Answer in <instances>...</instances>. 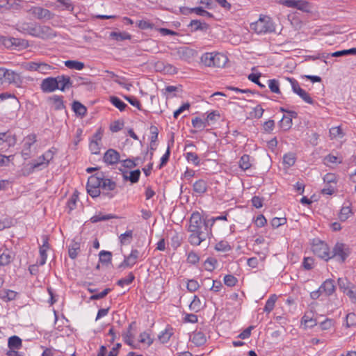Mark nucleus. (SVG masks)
<instances>
[{
  "mask_svg": "<svg viewBox=\"0 0 356 356\" xmlns=\"http://www.w3.org/2000/svg\"><path fill=\"white\" fill-rule=\"evenodd\" d=\"M211 227L209 219L204 218L196 211L191 214L188 231L190 232L188 241L192 245H200L202 242L212 236Z\"/></svg>",
  "mask_w": 356,
  "mask_h": 356,
  "instance_id": "1",
  "label": "nucleus"
},
{
  "mask_svg": "<svg viewBox=\"0 0 356 356\" xmlns=\"http://www.w3.org/2000/svg\"><path fill=\"white\" fill-rule=\"evenodd\" d=\"M49 161L47 160L45 157H37L36 159L28 161L25 159L22 168V174L24 176L29 175L30 174L40 171L47 167Z\"/></svg>",
  "mask_w": 356,
  "mask_h": 356,
  "instance_id": "2",
  "label": "nucleus"
},
{
  "mask_svg": "<svg viewBox=\"0 0 356 356\" xmlns=\"http://www.w3.org/2000/svg\"><path fill=\"white\" fill-rule=\"evenodd\" d=\"M250 29L257 34L272 33L275 26L271 18L267 15H260L259 19L250 24Z\"/></svg>",
  "mask_w": 356,
  "mask_h": 356,
  "instance_id": "3",
  "label": "nucleus"
},
{
  "mask_svg": "<svg viewBox=\"0 0 356 356\" xmlns=\"http://www.w3.org/2000/svg\"><path fill=\"white\" fill-rule=\"evenodd\" d=\"M227 61V57L220 53H205L201 57V62L207 67H223Z\"/></svg>",
  "mask_w": 356,
  "mask_h": 356,
  "instance_id": "4",
  "label": "nucleus"
},
{
  "mask_svg": "<svg viewBox=\"0 0 356 356\" xmlns=\"http://www.w3.org/2000/svg\"><path fill=\"white\" fill-rule=\"evenodd\" d=\"M312 251L316 256L325 261L332 259L331 252L327 244L323 241H319L314 243Z\"/></svg>",
  "mask_w": 356,
  "mask_h": 356,
  "instance_id": "5",
  "label": "nucleus"
},
{
  "mask_svg": "<svg viewBox=\"0 0 356 356\" xmlns=\"http://www.w3.org/2000/svg\"><path fill=\"white\" fill-rule=\"evenodd\" d=\"M29 12L35 18L44 22L53 19L55 16L54 13L49 10L40 6H33L29 9Z\"/></svg>",
  "mask_w": 356,
  "mask_h": 356,
  "instance_id": "6",
  "label": "nucleus"
},
{
  "mask_svg": "<svg viewBox=\"0 0 356 356\" xmlns=\"http://www.w3.org/2000/svg\"><path fill=\"white\" fill-rule=\"evenodd\" d=\"M330 252L332 258H335L340 262H343L350 253L348 248L341 243H337Z\"/></svg>",
  "mask_w": 356,
  "mask_h": 356,
  "instance_id": "7",
  "label": "nucleus"
},
{
  "mask_svg": "<svg viewBox=\"0 0 356 356\" xmlns=\"http://www.w3.org/2000/svg\"><path fill=\"white\" fill-rule=\"evenodd\" d=\"M288 81L291 83L293 91L300 96L305 102L313 104L314 101L309 95L303 89H302L298 83V82L293 79L288 78Z\"/></svg>",
  "mask_w": 356,
  "mask_h": 356,
  "instance_id": "8",
  "label": "nucleus"
},
{
  "mask_svg": "<svg viewBox=\"0 0 356 356\" xmlns=\"http://www.w3.org/2000/svg\"><path fill=\"white\" fill-rule=\"evenodd\" d=\"M117 188V184L113 179L104 176L102 174V184H101V190L103 191H106V195L109 198H112L114 197L115 194L111 193L114 191Z\"/></svg>",
  "mask_w": 356,
  "mask_h": 356,
  "instance_id": "9",
  "label": "nucleus"
},
{
  "mask_svg": "<svg viewBox=\"0 0 356 356\" xmlns=\"http://www.w3.org/2000/svg\"><path fill=\"white\" fill-rule=\"evenodd\" d=\"M40 88L43 92H52L58 88V83L56 77H47L44 79L40 84Z\"/></svg>",
  "mask_w": 356,
  "mask_h": 356,
  "instance_id": "10",
  "label": "nucleus"
},
{
  "mask_svg": "<svg viewBox=\"0 0 356 356\" xmlns=\"http://www.w3.org/2000/svg\"><path fill=\"white\" fill-rule=\"evenodd\" d=\"M56 35V32L49 26L45 25H39L37 26L36 38L43 40H49Z\"/></svg>",
  "mask_w": 356,
  "mask_h": 356,
  "instance_id": "11",
  "label": "nucleus"
},
{
  "mask_svg": "<svg viewBox=\"0 0 356 356\" xmlns=\"http://www.w3.org/2000/svg\"><path fill=\"white\" fill-rule=\"evenodd\" d=\"M140 257V252L138 250H132L131 253L125 257L123 262L119 266L120 268L132 267Z\"/></svg>",
  "mask_w": 356,
  "mask_h": 356,
  "instance_id": "12",
  "label": "nucleus"
},
{
  "mask_svg": "<svg viewBox=\"0 0 356 356\" xmlns=\"http://www.w3.org/2000/svg\"><path fill=\"white\" fill-rule=\"evenodd\" d=\"M47 102L56 111H60L65 108L63 97L54 95L47 98Z\"/></svg>",
  "mask_w": 356,
  "mask_h": 356,
  "instance_id": "13",
  "label": "nucleus"
},
{
  "mask_svg": "<svg viewBox=\"0 0 356 356\" xmlns=\"http://www.w3.org/2000/svg\"><path fill=\"white\" fill-rule=\"evenodd\" d=\"M57 80L58 83V90L65 91V90L73 87L72 81L69 76L59 75L57 76Z\"/></svg>",
  "mask_w": 356,
  "mask_h": 356,
  "instance_id": "14",
  "label": "nucleus"
},
{
  "mask_svg": "<svg viewBox=\"0 0 356 356\" xmlns=\"http://www.w3.org/2000/svg\"><path fill=\"white\" fill-rule=\"evenodd\" d=\"M122 175L124 181H129L131 183L135 184L139 180L140 172L139 170H125L122 172Z\"/></svg>",
  "mask_w": 356,
  "mask_h": 356,
  "instance_id": "15",
  "label": "nucleus"
},
{
  "mask_svg": "<svg viewBox=\"0 0 356 356\" xmlns=\"http://www.w3.org/2000/svg\"><path fill=\"white\" fill-rule=\"evenodd\" d=\"M322 293L325 296H330L335 291V285L334 281L331 279L326 280L319 287Z\"/></svg>",
  "mask_w": 356,
  "mask_h": 356,
  "instance_id": "16",
  "label": "nucleus"
},
{
  "mask_svg": "<svg viewBox=\"0 0 356 356\" xmlns=\"http://www.w3.org/2000/svg\"><path fill=\"white\" fill-rule=\"evenodd\" d=\"M18 30L24 33L35 37L38 24L30 23H22L18 25Z\"/></svg>",
  "mask_w": 356,
  "mask_h": 356,
  "instance_id": "17",
  "label": "nucleus"
},
{
  "mask_svg": "<svg viewBox=\"0 0 356 356\" xmlns=\"http://www.w3.org/2000/svg\"><path fill=\"white\" fill-rule=\"evenodd\" d=\"M49 249V245L47 238H44L42 245L40 247V258L37 262L40 266H43L47 261V251Z\"/></svg>",
  "mask_w": 356,
  "mask_h": 356,
  "instance_id": "18",
  "label": "nucleus"
},
{
  "mask_svg": "<svg viewBox=\"0 0 356 356\" xmlns=\"http://www.w3.org/2000/svg\"><path fill=\"white\" fill-rule=\"evenodd\" d=\"M177 56L184 60H188L193 57L194 51L187 47H181L177 49Z\"/></svg>",
  "mask_w": 356,
  "mask_h": 356,
  "instance_id": "19",
  "label": "nucleus"
},
{
  "mask_svg": "<svg viewBox=\"0 0 356 356\" xmlns=\"http://www.w3.org/2000/svg\"><path fill=\"white\" fill-rule=\"evenodd\" d=\"M191 341L197 346L204 345L207 341L206 335L201 331H195L191 335Z\"/></svg>",
  "mask_w": 356,
  "mask_h": 356,
  "instance_id": "20",
  "label": "nucleus"
},
{
  "mask_svg": "<svg viewBox=\"0 0 356 356\" xmlns=\"http://www.w3.org/2000/svg\"><path fill=\"white\" fill-rule=\"evenodd\" d=\"M0 43H1L6 48H12L13 47H19L21 44V40L15 38H6L4 36L0 37Z\"/></svg>",
  "mask_w": 356,
  "mask_h": 356,
  "instance_id": "21",
  "label": "nucleus"
},
{
  "mask_svg": "<svg viewBox=\"0 0 356 356\" xmlns=\"http://www.w3.org/2000/svg\"><path fill=\"white\" fill-rule=\"evenodd\" d=\"M20 82V76L14 71L5 69L4 83H18Z\"/></svg>",
  "mask_w": 356,
  "mask_h": 356,
  "instance_id": "22",
  "label": "nucleus"
},
{
  "mask_svg": "<svg viewBox=\"0 0 356 356\" xmlns=\"http://www.w3.org/2000/svg\"><path fill=\"white\" fill-rule=\"evenodd\" d=\"M8 346L10 349L19 350L22 346V339L17 336H13L8 339Z\"/></svg>",
  "mask_w": 356,
  "mask_h": 356,
  "instance_id": "23",
  "label": "nucleus"
},
{
  "mask_svg": "<svg viewBox=\"0 0 356 356\" xmlns=\"http://www.w3.org/2000/svg\"><path fill=\"white\" fill-rule=\"evenodd\" d=\"M4 143H6L8 146H11L15 143V138L6 132L0 133V145Z\"/></svg>",
  "mask_w": 356,
  "mask_h": 356,
  "instance_id": "24",
  "label": "nucleus"
},
{
  "mask_svg": "<svg viewBox=\"0 0 356 356\" xmlns=\"http://www.w3.org/2000/svg\"><path fill=\"white\" fill-rule=\"evenodd\" d=\"M72 110L74 112L80 116H84L86 114V107L78 101H74L72 103Z\"/></svg>",
  "mask_w": 356,
  "mask_h": 356,
  "instance_id": "25",
  "label": "nucleus"
},
{
  "mask_svg": "<svg viewBox=\"0 0 356 356\" xmlns=\"http://www.w3.org/2000/svg\"><path fill=\"white\" fill-rule=\"evenodd\" d=\"M353 214L352 209L349 205H343L339 214L341 221H346Z\"/></svg>",
  "mask_w": 356,
  "mask_h": 356,
  "instance_id": "26",
  "label": "nucleus"
},
{
  "mask_svg": "<svg viewBox=\"0 0 356 356\" xmlns=\"http://www.w3.org/2000/svg\"><path fill=\"white\" fill-rule=\"evenodd\" d=\"M207 184L205 181L200 179L193 184V190L195 193L202 194L207 191Z\"/></svg>",
  "mask_w": 356,
  "mask_h": 356,
  "instance_id": "27",
  "label": "nucleus"
},
{
  "mask_svg": "<svg viewBox=\"0 0 356 356\" xmlns=\"http://www.w3.org/2000/svg\"><path fill=\"white\" fill-rule=\"evenodd\" d=\"M189 26H191L192 31H204L209 27V25L207 23H202L197 19L192 20Z\"/></svg>",
  "mask_w": 356,
  "mask_h": 356,
  "instance_id": "28",
  "label": "nucleus"
},
{
  "mask_svg": "<svg viewBox=\"0 0 356 356\" xmlns=\"http://www.w3.org/2000/svg\"><path fill=\"white\" fill-rule=\"evenodd\" d=\"M13 259V254L10 251L6 250L0 254V266H6L9 264Z\"/></svg>",
  "mask_w": 356,
  "mask_h": 356,
  "instance_id": "29",
  "label": "nucleus"
},
{
  "mask_svg": "<svg viewBox=\"0 0 356 356\" xmlns=\"http://www.w3.org/2000/svg\"><path fill=\"white\" fill-rule=\"evenodd\" d=\"M102 177V174H100V175L97 174L95 175L90 176L88 179L86 186H91L101 188Z\"/></svg>",
  "mask_w": 356,
  "mask_h": 356,
  "instance_id": "30",
  "label": "nucleus"
},
{
  "mask_svg": "<svg viewBox=\"0 0 356 356\" xmlns=\"http://www.w3.org/2000/svg\"><path fill=\"white\" fill-rule=\"evenodd\" d=\"M296 162L295 157H280L279 165L282 167L284 170L288 169L292 166Z\"/></svg>",
  "mask_w": 356,
  "mask_h": 356,
  "instance_id": "31",
  "label": "nucleus"
},
{
  "mask_svg": "<svg viewBox=\"0 0 356 356\" xmlns=\"http://www.w3.org/2000/svg\"><path fill=\"white\" fill-rule=\"evenodd\" d=\"M301 323L305 328L313 327L316 325V321L309 314H305L302 318Z\"/></svg>",
  "mask_w": 356,
  "mask_h": 356,
  "instance_id": "32",
  "label": "nucleus"
},
{
  "mask_svg": "<svg viewBox=\"0 0 356 356\" xmlns=\"http://www.w3.org/2000/svg\"><path fill=\"white\" fill-rule=\"evenodd\" d=\"M17 293L12 290H3L0 292V298L6 301H10L15 299Z\"/></svg>",
  "mask_w": 356,
  "mask_h": 356,
  "instance_id": "33",
  "label": "nucleus"
},
{
  "mask_svg": "<svg viewBox=\"0 0 356 356\" xmlns=\"http://www.w3.org/2000/svg\"><path fill=\"white\" fill-rule=\"evenodd\" d=\"M133 238V231L127 230L124 233L120 234L119 239L121 245H128L131 243Z\"/></svg>",
  "mask_w": 356,
  "mask_h": 356,
  "instance_id": "34",
  "label": "nucleus"
},
{
  "mask_svg": "<svg viewBox=\"0 0 356 356\" xmlns=\"http://www.w3.org/2000/svg\"><path fill=\"white\" fill-rule=\"evenodd\" d=\"M65 65L69 69H74L77 70H81L84 68L85 65L83 63L78 60H68L65 61Z\"/></svg>",
  "mask_w": 356,
  "mask_h": 356,
  "instance_id": "35",
  "label": "nucleus"
},
{
  "mask_svg": "<svg viewBox=\"0 0 356 356\" xmlns=\"http://www.w3.org/2000/svg\"><path fill=\"white\" fill-rule=\"evenodd\" d=\"M296 4L294 8H297L301 11L309 13L311 10V6L309 3L305 0H296Z\"/></svg>",
  "mask_w": 356,
  "mask_h": 356,
  "instance_id": "36",
  "label": "nucleus"
},
{
  "mask_svg": "<svg viewBox=\"0 0 356 356\" xmlns=\"http://www.w3.org/2000/svg\"><path fill=\"white\" fill-rule=\"evenodd\" d=\"M110 37L117 41H122L124 40L131 39V35L126 32H115L113 31L110 33Z\"/></svg>",
  "mask_w": 356,
  "mask_h": 356,
  "instance_id": "37",
  "label": "nucleus"
},
{
  "mask_svg": "<svg viewBox=\"0 0 356 356\" xmlns=\"http://www.w3.org/2000/svg\"><path fill=\"white\" fill-rule=\"evenodd\" d=\"M151 132V143H150V149L153 150L156 148V141L158 138L159 131L156 127L151 126L150 127Z\"/></svg>",
  "mask_w": 356,
  "mask_h": 356,
  "instance_id": "38",
  "label": "nucleus"
},
{
  "mask_svg": "<svg viewBox=\"0 0 356 356\" xmlns=\"http://www.w3.org/2000/svg\"><path fill=\"white\" fill-rule=\"evenodd\" d=\"M338 284L339 289L343 290V293H346L348 291V289H351L352 286H354L346 278L344 277H340L338 279Z\"/></svg>",
  "mask_w": 356,
  "mask_h": 356,
  "instance_id": "39",
  "label": "nucleus"
},
{
  "mask_svg": "<svg viewBox=\"0 0 356 356\" xmlns=\"http://www.w3.org/2000/svg\"><path fill=\"white\" fill-rule=\"evenodd\" d=\"M342 157H324L323 162L325 165L333 168L342 163Z\"/></svg>",
  "mask_w": 356,
  "mask_h": 356,
  "instance_id": "40",
  "label": "nucleus"
},
{
  "mask_svg": "<svg viewBox=\"0 0 356 356\" xmlns=\"http://www.w3.org/2000/svg\"><path fill=\"white\" fill-rule=\"evenodd\" d=\"M79 250H80L79 243H72L69 247V250H68L69 257L71 259H75L78 255Z\"/></svg>",
  "mask_w": 356,
  "mask_h": 356,
  "instance_id": "41",
  "label": "nucleus"
},
{
  "mask_svg": "<svg viewBox=\"0 0 356 356\" xmlns=\"http://www.w3.org/2000/svg\"><path fill=\"white\" fill-rule=\"evenodd\" d=\"M110 102L112 103L113 106L118 108L120 111H122L127 107V104L123 102L118 97L112 96L110 97Z\"/></svg>",
  "mask_w": 356,
  "mask_h": 356,
  "instance_id": "42",
  "label": "nucleus"
},
{
  "mask_svg": "<svg viewBox=\"0 0 356 356\" xmlns=\"http://www.w3.org/2000/svg\"><path fill=\"white\" fill-rule=\"evenodd\" d=\"M190 309L194 312H198L202 308V304L200 299L197 296H194L192 302L189 305Z\"/></svg>",
  "mask_w": 356,
  "mask_h": 356,
  "instance_id": "43",
  "label": "nucleus"
},
{
  "mask_svg": "<svg viewBox=\"0 0 356 356\" xmlns=\"http://www.w3.org/2000/svg\"><path fill=\"white\" fill-rule=\"evenodd\" d=\"M331 139H339L343 137V134L340 127H332L330 129Z\"/></svg>",
  "mask_w": 356,
  "mask_h": 356,
  "instance_id": "44",
  "label": "nucleus"
},
{
  "mask_svg": "<svg viewBox=\"0 0 356 356\" xmlns=\"http://www.w3.org/2000/svg\"><path fill=\"white\" fill-rule=\"evenodd\" d=\"M134 279V275L132 273H129L126 277L119 280L117 282V284L121 287H123L125 285H129L132 283Z\"/></svg>",
  "mask_w": 356,
  "mask_h": 356,
  "instance_id": "45",
  "label": "nucleus"
},
{
  "mask_svg": "<svg viewBox=\"0 0 356 356\" xmlns=\"http://www.w3.org/2000/svg\"><path fill=\"white\" fill-rule=\"evenodd\" d=\"M135 162L130 159H127L125 160L120 161V166H118L117 168L119 169L121 172L125 171L123 168H131L135 166Z\"/></svg>",
  "mask_w": 356,
  "mask_h": 356,
  "instance_id": "46",
  "label": "nucleus"
},
{
  "mask_svg": "<svg viewBox=\"0 0 356 356\" xmlns=\"http://www.w3.org/2000/svg\"><path fill=\"white\" fill-rule=\"evenodd\" d=\"M192 124L193 127L202 130L207 127V124L205 120H202L200 118H195L192 120Z\"/></svg>",
  "mask_w": 356,
  "mask_h": 356,
  "instance_id": "47",
  "label": "nucleus"
},
{
  "mask_svg": "<svg viewBox=\"0 0 356 356\" xmlns=\"http://www.w3.org/2000/svg\"><path fill=\"white\" fill-rule=\"evenodd\" d=\"M276 299L277 298L275 295L270 297L266 302L264 311L267 313H270L275 307Z\"/></svg>",
  "mask_w": 356,
  "mask_h": 356,
  "instance_id": "48",
  "label": "nucleus"
},
{
  "mask_svg": "<svg viewBox=\"0 0 356 356\" xmlns=\"http://www.w3.org/2000/svg\"><path fill=\"white\" fill-rule=\"evenodd\" d=\"M356 55V48H351L349 49L346 50H341V51H337L334 52L332 56L334 57H339V56H343L347 55Z\"/></svg>",
  "mask_w": 356,
  "mask_h": 356,
  "instance_id": "49",
  "label": "nucleus"
},
{
  "mask_svg": "<svg viewBox=\"0 0 356 356\" xmlns=\"http://www.w3.org/2000/svg\"><path fill=\"white\" fill-rule=\"evenodd\" d=\"M190 11L194 12L195 13L200 16H205L209 18L213 17V15L212 13H209L208 11L203 9V8L202 7L193 8L190 10Z\"/></svg>",
  "mask_w": 356,
  "mask_h": 356,
  "instance_id": "50",
  "label": "nucleus"
},
{
  "mask_svg": "<svg viewBox=\"0 0 356 356\" xmlns=\"http://www.w3.org/2000/svg\"><path fill=\"white\" fill-rule=\"evenodd\" d=\"M215 250L220 252H228L231 250V246L227 241H220L216 243Z\"/></svg>",
  "mask_w": 356,
  "mask_h": 356,
  "instance_id": "51",
  "label": "nucleus"
},
{
  "mask_svg": "<svg viewBox=\"0 0 356 356\" xmlns=\"http://www.w3.org/2000/svg\"><path fill=\"white\" fill-rule=\"evenodd\" d=\"M186 260L188 263L195 265L200 261V257L195 252L191 251L187 255Z\"/></svg>",
  "mask_w": 356,
  "mask_h": 356,
  "instance_id": "52",
  "label": "nucleus"
},
{
  "mask_svg": "<svg viewBox=\"0 0 356 356\" xmlns=\"http://www.w3.org/2000/svg\"><path fill=\"white\" fill-rule=\"evenodd\" d=\"M186 288L188 291L195 292L200 288V284L195 280H188L186 283Z\"/></svg>",
  "mask_w": 356,
  "mask_h": 356,
  "instance_id": "53",
  "label": "nucleus"
},
{
  "mask_svg": "<svg viewBox=\"0 0 356 356\" xmlns=\"http://www.w3.org/2000/svg\"><path fill=\"white\" fill-rule=\"evenodd\" d=\"M172 332L171 329H165L159 335V339L162 343H166L169 341Z\"/></svg>",
  "mask_w": 356,
  "mask_h": 356,
  "instance_id": "54",
  "label": "nucleus"
},
{
  "mask_svg": "<svg viewBox=\"0 0 356 356\" xmlns=\"http://www.w3.org/2000/svg\"><path fill=\"white\" fill-rule=\"evenodd\" d=\"M99 261L102 263L107 264L111 261V252L108 251L102 250L99 254Z\"/></svg>",
  "mask_w": 356,
  "mask_h": 356,
  "instance_id": "55",
  "label": "nucleus"
},
{
  "mask_svg": "<svg viewBox=\"0 0 356 356\" xmlns=\"http://www.w3.org/2000/svg\"><path fill=\"white\" fill-rule=\"evenodd\" d=\"M323 181L326 184L336 186L337 177L334 174L327 173L323 177Z\"/></svg>",
  "mask_w": 356,
  "mask_h": 356,
  "instance_id": "56",
  "label": "nucleus"
},
{
  "mask_svg": "<svg viewBox=\"0 0 356 356\" xmlns=\"http://www.w3.org/2000/svg\"><path fill=\"white\" fill-rule=\"evenodd\" d=\"M53 69V67L45 63H38V71L39 73H41V74H48L51 70Z\"/></svg>",
  "mask_w": 356,
  "mask_h": 356,
  "instance_id": "57",
  "label": "nucleus"
},
{
  "mask_svg": "<svg viewBox=\"0 0 356 356\" xmlns=\"http://www.w3.org/2000/svg\"><path fill=\"white\" fill-rule=\"evenodd\" d=\"M264 109L260 105H257L254 108L253 111L250 112V115L251 118H260L263 115Z\"/></svg>",
  "mask_w": 356,
  "mask_h": 356,
  "instance_id": "58",
  "label": "nucleus"
},
{
  "mask_svg": "<svg viewBox=\"0 0 356 356\" xmlns=\"http://www.w3.org/2000/svg\"><path fill=\"white\" fill-rule=\"evenodd\" d=\"M217 264V261L216 259L212 257H209L204 261L205 269L208 271H212Z\"/></svg>",
  "mask_w": 356,
  "mask_h": 356,
  "instance_id": "59",
  "label": "nucleus"
},
{
  "mask_svg": "<svg viewBox=\"0 0 356 356\" xmlns=\"http://www.w3.org/2000/svg\"><path fill=\"white\" fill-rule=\"evenodd\" d=\"M57 1L63 6V10L74 12V5L71 0H57Z\"/></svg>",
  "mask_w": 356,
  "mask_h": 356,
  "instance_id": "60",
  "label": "nucleus"
},
{
  "mask_svg": "<svg viewBox=\"0 0 356 356\" xmlns=\"http://www.w3.org/2000/svg\"><path fill=\"white\" fill-rule=\"evenodd\" d=\"M139 341L146 346H149L152 343V340L149 334L147 332H143L140 334Z\"/></svg>",
  "mask_w": 356,
  "mask_h": 356,
  "instance_id": "61",
  "label": "nucleus"
},
{
  "mask_svg": "<svg viewBox=\"0 0 356 356\" xmlns=\"http://www.w3.org/2000/svg\"><path fill=\"white\" fill-rule=\"evenodd\" d=\"M89 148L92 154H100L99 152V143L97 140H95L94 139H92L90 140Z\"/></svg>",
  "mask_w": 356,
  "mask_h": 356,
  "instance_id": "62",
  "label": "nucleus"
},
{
  "mask_svg": "<svg viewBox=\"0 0 356 356\" xmlns=\"http://www.w3.org/2000/svg\"><path fill=\"white\" fill-rule=\"evenodd\" d=\"M224 283L227 286H234L237 283V279L232 275H227L224 277Z\"/></svg>",
  "mask_w": 356,
  "mask_h": 356,
  "instance_id": "63",
  "label": "nucleus"
},
{
  "mask_svg": "<svg viewBox=\"0 0 356 356\" xmlns=\"http://www.w3.org/2000/svg\"><path fill=\"white\" fill-rule=\"evenodd\" d=\"M356 324V314L354 313H349L346 315V325L348 327L353 326Z\"/></svg>",
  "mask_w": 356,
  "mask_h": 356,
  "instance_id": "64",
  "label": "nucleus"
}]
</instances>
